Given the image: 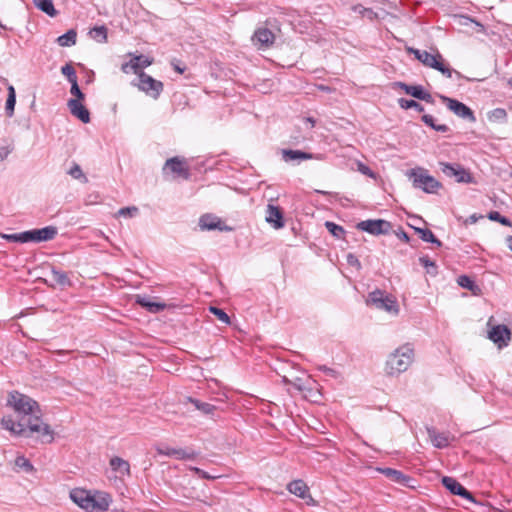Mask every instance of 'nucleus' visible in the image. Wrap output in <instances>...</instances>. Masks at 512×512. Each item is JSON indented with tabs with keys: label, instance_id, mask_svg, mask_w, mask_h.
<instances>
[{
	"label": "nucleus",
	"instance_id": "obj_40",
	"mask_svg": "<svg viewBox=\"0 0 512 512\" xmlns=\"http://www.w3.org/2000/svg\"><path fill=\"white\" fill-rule=\"evenodd\" d=\"M398 104L402 109L413 108V109L417 110L418 112L424 111V107L420 103H418L417 101L412 100V99L400 98V99H398Z\"/></svg>",
	"mask_w": 512,
	"mask_h": 512
},
{
	"label": "nucleus",
	"instance_id": "obj_23",
	"mask_svg": "<svg viewBox=\"0 0 512 512\" xmlns=\"http://www.w3.org/2000/svg\"><path fill=\"white\" fill-rule=\"evenodd\" d=\"M136 303L145 308L150 313H158L166 308V304L154 302L147 296H137Z\"/></svg>",
	"mask_w": 512,
	"mask_h": 512
},
{
	"label": "nucleus",
	"instance_id": "obj_18",
	"mask_svg": "<svg viewBox=\"0 0 512 512\" xmlns=\"http://www.w3.org/2000/svg\"><path fill=\"white\" fill-rule=\"evenodd\" d=\"M275 41V35L274 33L265 27L258 28L253 36H252V42L255 46H258V48H268L270 47Z\"/></svg>",
	"mask_w": 512,
	"mask_h": 512
},
{
	"label": "nucleus",
	"instance_id": "obj_61",
	"mask_svg": "<svg viewBox=\"0 0 512 512\" xmlns=\"http://www.w3.org/2000/svg\"><path fill=\"white\" fill-rule=\"evenodd\" d=\"M506 241L509 249L512 251V236H508Z\"/></svg>",
	"mask_w": 512,
	"mask_h": 512
},
{
	"label": "nucleus",
	"instance_id": "obj_21",
	"mask_svg": "<svg viewBox=\"0 0 512 512\" xmlns=\"http://www.w3.org/2000/svg\"><path fill=\"white\" fill-rule=\"evenodd\" d=\"M220 218L211 214H204L199 219L201 230H230L228 227H222Z\"/></svg>",
	"mask_w": 512,
	"mask_h": 512
},
{
	"label": "nucleus",
	"instance_id": "obj_5",
	"mask_svg": "<svg viewBox=\"0 0 512 512\" xmlns=\"http://www.w3.org/2000/svg\"><path fill=\"white\" fill-rule=\"evenodd\" d=\"M70 498L87 512H104L109 508V501L106 498L96 499L90 492L83 489L72 490Z\"/></svg>",
	"mask_w": 512,
	"mask_h": 512
},
{
	"label": "nucleus",
	"instance_id": "obj_6",
	"mask_svg": "<svg viewBox=\"0 0 512 512\" xmlns=\"http://www.w3.org/2000/svg\"><path fill=\"white\" fill-rule=\"evenodd\" d=\"M407 176L412 181V185L416 189H420L425 193L434 194L442 188V184L429 175L428 170L417 167L408 171Z\"/></svg>",
	"mask_w": 512,
	"mask_h": 512
},
{
	"label": "nucleus",
	"instance_id": "obj_58",
	"mask_svg": "<svg viewBox=\"0 0 512 512\" xmlns=\"http://www.w3.org/2000/svg\"><path fill=\"white\" fill-rule=\"evenodd\" d=\"M200 478H202V479H215V478H216V476H211V475H210V474H208L206 471L202 470V471H201Z\"/></svg>",
	"mask_w": 512,
	"mask_h": 512
},
{
	"label": "nucleus",
	"instance_id": "obj_39",
	"mask_svg": "<svg viewBox=\"0 0 512 512\" xmlns=\"http://www.w3.org/2000/svg\"><path fill=\"white\" fill-rule=\"evenodd\" d=\"M420 264L426 269L427 274L435 276L438 273V267L434 261L428 256H421L419 258Z\"/></svg>",
	"mask_w": 512,
	"mask_h": 512
},
{
	"label": "nucleus",
	"instance_id": "obj_26",
	"mask_svg": "<svg viewBox=\"0 0 512 512\" xmlns=\"http://www.w3.org/2000/svg\"><path fill=\"white\" fill-rule=\"evenodd\" d=\"M457 284L472 292L473 295H479L481 293V288L475 283V281L467 276V275H460L457 278Z\"/></svg>",
	"mask_w": 512,
	"mask_h": 512
},
{
	"label": "nucleus",
	"instance_id": "obj_41",
	"mask_svg": "<svg viewBox=\"0 0 512 512\" xmlns=\"http://www.w3.org/2000/svg\"><path fill=\"white\" fill-rule=\"evenodd\" d=\"M15 465L20 468V469H23L25 472L27 473H32L35 471V468L34 466L32 465V463L29 461V459H27L25 456L23 455H20V456H17L16 459H15Z\"/></svg>",
	"mask_w": 512,
	"mask_h": 512
},
{
	"label": "nucleus",
	"instance_id": "obj_52",
	"mask_svg": "<svg viewBox=\"0 0 512 512\" xmlns=\"http://www.w3.org/2000/svg\"><path fill=\"white\" fill-rule=\"evenodd\" d=\"M121 70L123 73H126L128 74L130 71L133 72V63H132V59L128 62H125L121 65Z\"/></svg>",
	"mask_w": 512,
	"mask_h": 512
},
{
	"label": "nucleus",
	"instance_id": "obj_24",
	"mask_svg": "<svg viewBox=\"0 0 512 512\" xmlns=\"http://www.w3.org/2000/svg\"><path fill=\"white\" fill-rule=\"evenodd\" d=\"M427 433L434 447L442 449L449 446V437L445 433H439L435 428H427Z\"/></svg>",
	"mask_w": 512,
	"mask_h": 512
},
{
	"label": "nucleus",
	"instance_id": "obj_54",
	"mask_svg": "<svg viewBox=\"0 0 512 512\" xmlns=\"http://www.w3.org/2000/svg\"><path fill=\"white\" fill-rule=\"evenodd\" d=\"M353 10L355 12L362 13V14H365V13H367L369 15L373 14V11L371 9L364 8L362 5L354 6Z\"/></svg>",
	"mask_w": 512,
	"mask_h": 512
},
{
	"label": "nucleus",
	"instance_id": "obj_31",
	"mask_svg": "<svg viewBox=\"0 0 512 512\" xmlns=\"http://www.w3.org/2000/svg\"><path fill=\"white\" fill-rule=\"evenodd\" d=\"M51 279L60 286H71V280L69 279L66 272L57 270L56 268L51 269Z\"/></svg>",
	"mask_w": 512,
	"mask_h": 512
},
{
	"label": "nucleus",
	"instance_id": "obj_62",
	"mask_svg": "<svg viewBox=\"0 0 512 512\" xmlns=\"http://www.w3.org/2000/svg\"><path fill=\"white\" fill-rule=\"evenodd\" d=\"M477 219H478L477 216L475 214H473L469 217V222L475 223L477 221Z\"/></svg>",
	"mask_w": 512,
	"mask_h": 512
},
{
	"label": "nucleus",
	"instance_id": "obj_1",
	"mask_svg": "<svg viewBox=\"0 0 512 512\" xmlns=\"http://www.w3.org/2000/svg\"><path fill=\"white\" fill-rule=\"evenodd\" d=\"M7 405L17 413L19 420L4 417L2 426L15 435L34 438L36 441L49 444L54 440V431L41 419L39 404L31 397L18 391L9 393Z\"/></svg>",
	"mask_w": 512,
	"mask_h": 512
},
{
	"label": "nucleus",
	"instance_id": "obj_38",
	"mask_svg": "<svg viewBox=\"0 0 512 512\" xmlns=\"http://www.w3.org/2000/svg\"><path fill=\"white\" fill-rule=\"evenodd\" d=\"M91 37L99 43L107 41V28L105 26H95L90 30Z\"/></svg>",
	"mask_w": 512,
	"mask_h": 512
},
{
	"label": "nucleus",
	"instance_id": "obj_42",
	"mask_svg": "<svg viewBox=\"0 0 512 512\" xmlns=\"http://www.w3.org/2000/svg\"><path fill=\"white\" fill-rule=\"evenodd\" d=\"M67 173L74 179L81 180L83 183H87L88 179L83 173L81 167L77 163H73L72 167L67 171Z\"/></svg>",
	"mask_w": 512,
	"mask_h": 512
},
{
	"label": "nucleus",
	"instance_id": "obj_10",
	"mask_svg": "<svg viewBox=\"0 0 512 512\" xmlns=\"http://www.w3.org/2000/svg\"><path fill=\"white\" fill-rule=\"evenodd\" d=\"M356 228L371 235L378 236L389 234L392 229V224L384 219H368L357 223Z\"/></svg>",
	"mask_w": 512,
	"mask_h": 512
},
{
	"label": "nucleus",
	"instance_id": "obj_64",
	"mask_svg": "<svg viewBox=\"0 0 512 512\" xmlns=\"http://www.w3.org/2000/svg\"><path fill=\"white\" fill-rule=\"evenodd\" d=\"M508 84L512 88V77L508 80Z\"/></svg>",
	"mask_w": 512,
	"mask_h": 512
},
{
	"label": "nucleus",
	"instance_id": "obj_7",
	"mask_svg": "<svg viewBox=\"0 0 512 512\" xmlns=\"http://www.w3.org/2000/svg\"><path fill=\"white\" fill-rule=\"evenodd\" d=\"M366 303L367 305L374 306L377 309L384 310L389 313L397 314L399 311L398 303L395 297L386 294L380 289H376L370 292Z\"/></svg>",
	"mask_w": 512,
	"mask_h": 512
},
{
	"label": "nucleus",
	"instance_id": "obj_3",
	"mask_svg": "<svg viewBox=\"0 0 512 512\" xmlns=\"http://www.w3.org/2000/svg\"><path fill=\"white\" fill-rule=\"evenodd\" d=\"M58 231L55 226H46L41 229H32L15 234L0 233V237L9 242L28 243L34 242L39 243L43 241H50L55 238Z\"/></svg>",
	"mask_w": 512,
	"mask_h": 512
},
{
	"label": "nucleus",
	"instance_id": "obj_51",
	"mask_svg": "<svg viewBox=\"0 0 512 512\" xmlns=\"http://www.w3.org/2000/svg\"><path fill=\"white\" fill-rule=\"evenodd\" d=\"M319 370L323 371L326 375H329L331 377H336L337 376V372L332 369V368H329L325 365L323 366H319Z\"/></svg>",
	"mask_w": 512,
	"mask_h": 512
},
{
	"label": "nucleus",
	"instance_id": "obj_33",
	"mask_svg": "<svg viewBox=\"0 0 512 512\" xmlns=\"http://www.w3.org/2000/svg\"><path fill=\"white\" fill-rule=\"evenodd\" d=\"M188 401L190 403H192L196 409H198L199 411H201L203 414H206V415L213 414V412L216 409V407L213 404H210L207 402H202V401L192 398V397H188Z\"/></svg>",
	"mask_w": 512,
	"mask_h": 512
},
{
	"label": "nucleus",
	"instance_id": "obj_49",
	"mask_svg": "<svg viewBox=\"0 0 512 512\" xmlns=\"http://www.w3.org/2000/svg\"><path fill=\"white\" fill-rule=\"evenodd\" d=\"M358 169L364 175H367V176H369L371 178H375L376 177L375 173L368 166H366L363 163H359Z\"/></svg>",
	"mask_w": 512,
	"mask_h": 512
},
{
	"label": "nucleus",
	"instance_id": "obj_12",
	"mask_svg": "<svg viewBox=\"0 0 512 512\" xmlns=\"http://www.w3.org/2000/svg\"><path fill=\"white\" fill-rule=\"evenodd\" d=\"M158 455L172 457L177 460H194L198 456V452L190 448H172L164 444L155 445Z\"/></svg>",
	"mask_w": 512,
	"mask_h": 512
},
{
	"label": "nucleus",
	"instance_id": "obj_29",
	"mask_svg": "<svg viewBox=\"0 0 512 512\" xmlns=\"http://www.w3.org/2000/svg\"><path fill=\"white\" fill-rule=\"evenodd\" d=\"M77 40V32L74 29L68 30L63 35L59 36L56 39V42L61 47H69L76 44Z\"/></svg>",
	"mask_w": 512,
	"mask_h": 512
},
{
	"label": "nucleus",
	"instance_id": "obj_36",
	"mask_svg": "<svg viewBox=\"0 0 512 512\" xmlns=\"http://www.w3.org/2000/svg\"><path fill=\"white\" fill-rule=\"evenodd\" d=\"M324 225L333 237L336 239H345L346 231L342 226L331 221H326Z\"/></svg>",
	"mask_w": 512,
	"mask_h": 512
},
{
	"label": "nucleus",
	"instance_id": "obj_47",
	"mask_svg": "<svg viewBox=\"0 0 512 512\" xmlns=\"http://www.w3.org/2000/svg\"><path fill=\"white\" fill-rule=\"evenodd\" d=\"M346 261L348 265L355 267L357 270H360L362 268L359 259L352 253L347 254Z\"/></svg>",
	"mask_w": 512,
	"mask_h": 512
},
{
	"label": "nucleus",
	"instance_id": "obj_16",
	"mask_svg": "<svg viewBox=\"0 0 512 512\" xmlns=\"http://www.w3.org/2000/svg\"><path fill=\"white\" fill-rule=\"evenodd\" d=\"M396 85L403 89L406 94L411 95L412 97L418 100L425 101L431 104L434 103L432 95L429 92H427L421 85H408L403 82H397Z\"/></svg>",
	"mask_w": 512,
	"mask_h": 512
},
{
	"label": "nucleus",
	"instance_id": "obj_19",
	"mask_svg": "<svg viewBox=\"0 0 512 512\" xmlns=\"http://www.w3.org/2000/svg\"><path fill=\"white\" fill-rule=\"evenodd\" d=\"M67 106L71 114L83 123L90 122V112L78 99H69Z\"/></svg>",
	"mask_w": 512,
	"mask_h": 512
},
{
	"label": "nucleus",
	"instance_id": "obj_13",
	"mask_svg": "<svg viewBox=\"0 0 512 512\" xmlns=\"http://www.w3.org/2000/svg\"><path fill=\"white\" fill-rule=\"evenodd\" d=\"M162 170L164 174L170 171L175 177H181L185 180H188L191 176L186 160L179 156L167 159Z\"/></svg>",
	"mask_w": 512,
	"mask_h": 512
},
{
	"label": "nucleus",
	"instance_id": "obj_56",
	"mask_svg": "<svg viewBox=\"0 0 512 512\" xmlns=\"http://www.w3.org/2000/svg\"><path fill=\"white\" fill-rule=\"evenodd\" d=\"M171 65H172V67L174 68V70H175L176 72H178L179 74L184 73V71H185V69H186V67H184V66H183V67H182V66H180L179 62H178V61H176V60L172 61V62H171Z\"/></svg>",
	"mask_w": 512,
	"mask_h": 512
},
{
	"label": "nucleus",
	"instance_id": "obj_8",
	"mask_svg": "<svg viewBox=\"0 0 512 512\" xmlns=\"http://www.w3.org/2000/svg\"><path fill=\"white\" fill-rule=\"evenodd\" d=\"M138 89L153 99H158L163 92L164 85L145 72L139 73L138 83H133Z\"/></svg>",
	"mask_w": 512,
	"mask_h": 512
},
{
	"label": "nucleus",
	"instance_id": "obj_20",
	"mask_svg": "<svg viewBox=\"0 0 512 512\" xmlns=\"http://www.w3.org/2000/svg\"><path fill=\"white\" fill-rule=\"evenodd\" d=\"M287 489L290 493L298 496L299 498H302L304 500L309 499L310 501H313L312 497L309 494V487L301 479L291 481L287 485Z\"/></svg>",
	"mask_w": 512,
	"mask_h": 512
},
{
	"label": "nucleus",
	"instance_id": "obj_50",
	"mask_svg": "<svg viewBox=\"0 0 512 512\" xmlns=\"http://www.w3.org/2000/svg\"><path fill=\"white\" fill-rule=\"evenodd\" d=\"M462 21L460 22L462 25H468L470 23H474L475 25H477L478 27H480L481 29H483V25L481 23H479L478 21H476L475 19L469 17V16H462L461 17Z\"/></svg>",
	"mask_w": 512,
	"mask_h": 512
},
{
	"label": "nucleus",
	"instance_id": "obj_45",
	"mask_svg": "<svg viewBox=\"0 0 512 512\" xmlns=\"http://www.w3.org/2000/svg\"><path fill=\"white\" fill-rule=\"evenodd\" d=\"M61 72L65 75L68 81L71 83L72 81H77L76 71L71 64H66L61 68Z\"/></svg>",
	"mask_w": 512,
	"mask_h": 512
},
{
	"label": "nucleus",
	"instance_id": "obj_46",
	"mask_svg": "<svg viewBox=\"0 0 512 512\" xmlns=\"http://www.w3.org/2000/svg\"><path fill=\"white\" fill-rule=\"evenodd\" d=\"M70 93L75 96L76 98L75 99H78L79 101H82L84 100V97L85 95L83 94V92L80 90L79 88V85H78V82L77 81H72L71 82V89H70Z\"/></svg>",
	"mask_w": 512,
	"mask_h": 512
},
{
	"label": "nucleus",
	"instance_id": "obj_15",
	"mask_svg": "<svg viewBox=\"0 0 512 512\" xmlns=\"http://www.w3.org/2000/svg\"><path fill=\"white\" fill-rule=\"evenodd\" d=\"M510 336L511 332L509 328L503 324L496 325L489 331V339L492 340L498 348L506 347Z\"/></svg>",
	"mask_w": 512,
	"mask_h": 512
},
{
	"label": "nucleus",
	"instance_id": "obj_59",
	"mask_svg": "<svg viewBox=\"0 0 512 512\" xmlns=\"http://www.w3.org/2000/svg\"><path fill=\"white\" fill-rule=\"evenodd\" d=\"M319 90L321 91H324V92H330L331 91V88L329 86H325V85H318L317 86Z\"/></svg>",
	"mask_w": 512,
	"mask_h": 512
},
{
	"label": "nucleus",
	"instance_id": "obj_28",
	"mask_svg": "<svg viewBox=\"0 0 512 512\" xmlns=\"http://www.w3.org/2000/svg\"><path fill=\"white\" fill-rule=\"evenodd\" d=\"M133 73L139 76V73L144 72L142 69L150 66L153 63V59L144 55L135 56L132 58Z\"/></svg>",
	"mask_w": 512,
	"mask_h": 512
},
{
	"label": "nucleus",
	"instance_id": "obj_4",
	"mask_svg": "<svg viewBox=\"0 0 512 512\" xmlns=\"http://www.w3.org/2000/svg\"><path fill=\"white\" fill-rule=\"evenodd\" d=\"M407 52L414 55L415 58L424 66L439 71L447 78L452 77L453 69L444 63V59L439 52L431 54L426 50H420L413 47H407Z\"/></svg>",
	"mask_w": 512,
	"mask_h": 512
},
{
	"label": "nucleus",
	"instance_id": "obj_9",
	"mask_svg": "<svg viewBox=\"0 0 512 512\" xmlns=\"http://www.w3.org/2000/svg\"><path fill=\"white\" fill-rule=\"evenodd\" d=\"M440 169L442 173L449 177L455 178L458 183H473L474 178L471 173L466 170L462 165L458 163H448V162H440Z\"/></svg>",
	"mask_w": 512,
	"mask_h": 512
},
{
	"label": "nucleus",
	"instance_id": "obj_30",
	"mask_svg": "<svg viewBox=\"0 0 512 512\" xmlns=\"http://www.w3.org/2000/svg\"><path fill=\"white\" fill-rule=\"evenodd\" d=\"M33 4L42 12L46 13L50 17H55L58 12L54 7L52 0H33Z\"/></svg>",
	"mask_w": 512,
	"mask_h": 512
},
{
	"label": "nucleus",
	"instance_id": "obj_22",
	"mask_svg": "<svg viewBox=\"0 0 512 512\" xmlns=\"http://www.w3.org/2000/svg\"><path fill=\"white\" fill-rule=\"evenodd\" d=\"M283 160L286 162L294 161V160H311L318 159L319 157L308 152H304L301 150H292V149H284L282 150Z\"/></svg>",
	"mask_w": 512,
	"mask_h": 512
},
{
	"label": "nucleus",
	"instance_id": "obj_35",
	"mask_svg": "<svg viewBox=\"0 0 512 512\" xmlns=\"http://www.w3.org/2000/svg\"><path fill=\"white\" fill-rule=\"evenodd\" d=\"M422 121L433 130L441 133H446L449 131V127L445 124H436L435 119L432 115L424 114L422 116Z\"/></svg>",
	"mask_w": 512,
	"mask_h": 512
},
{
	"label": "nucleus",
	"instance_id": "obj_32",
	"mask_svg": "<svg viewBox=\"0 0 512 512\" xmlns=\"http://www.w3.org/2000/svg\"><path fill=\"white\" fill-rule=\"evenodd\" d=\"M415 231L422 241L435 244L438 247L442 246V242L435 237L434 233L430 229L415 228Z\"/></svg>",
	"mask_w": 512,
	"mask_h": 512
},
{
	"label": "nucleus",
	"instance_id": "obj_25",
	"mask_svg": "<svg viewBox=\"0 0 512 512\" xmlns=\"http://www.w3.org/2000/svg\"><path fill=\"white\" fill-rule=\"evenodd\" d=\"M382 472L390 478L392 481L402 484L404 486H408L409 482L411 481V477L403 474L401 471L392 469V468H385L382 470Z\"/></svg>",
	"mask_w": 512,
	"mask_h": 512
},
{
	"label": "nucleus",
	"instance_id": "obj_34",
	"mask_svg": "<svg viewBox=\"0 0 512 512\" xmlns=\"http://www.w3.org/2000/svg\"><path fill=\"white\" fill-rule=\"evenodd\" d=\"M7 90H8V97L6 100L5 110H6L7 116L12 117L14 114V109H15V104H16V93H15V89L12 85H9Z\"/></svg>",
	"mask_w": 512,
	"mask_h": 512
},
{
	"label": "nucleus",
	"instance_id": "obj_60",
	"mask_svg": "<svg viewBox=\"0 0 512 512\" xmlns=\"http://www.w3.org/2000/svg\"><path fill=\"white\" fill-rule=\"evenodd\" d=\"M190 470L193 471L195 474H197L200 477L202 469H200L198 467H191Z\"/></svg>",
	"mask_w": 512,
	"mask_h": 512
},
{
	"label": "nucleus",
	"instance_id": "obj_44",
	"mask_svg": "<svg viewBox=\"0 0 512 512\" xmlns=\"http://www.w3.org/2000/svg\"><path fill=\"white\" fill-rule=\"evenodd\" d=\"M488 218L490 220H492V221H497V222L501 223L504 226H507V227H511L512 226L511 220L508 219L505 216H502L498 211H491V212H489Z\"/></svg>",
	"mask_w": 512,
	"mask_h": 512
},
{
	"label": "nucleus",
	"instance_id": "obj_55",
	"mask_svg": "<svg viewBox=\"0 0 512 512\" xmlns=\"http://www.w3.org/2000/svg\"><path fill=\"white\" fill-rule=\"evenodd\" d=\"M395 234H396V236H397L400 240H402V241H404V242H409V240H410L409 235H408L405 231H403V230H399V231H398V232H396Z\"/></svg>",
	"mask_w": 512,
	"mask_h": 512
},
{
	"label": "nucleus",
	"instance_id": "obj_57",
	"mask_svg": "<svg viewBox=\"0 0 512 512\" xmlns=\"http://www.w3.org/2000/svg\"><path fill=\"white\" fill-rule=\"evenodd\" d=\"M9 150L5 147L0 148V162L7 158Z\"/></svg>",
	"mask_w": 512,
	"mask_h": 512
},
{
	"label": "nucleus",
	"instance_id": "obj_14",
	"mask_svg": "<svg viewBox=\"0 0 512 512\" xmlns=\"http://www.w3.org/2000/svg\"><path fill=\"white\" fill-rule=\"evenodd\" d=\"M443 486L449 490L452 494L458 495L471 502H475L473 495L455 478L444 476L441 480Z\"/></svg>",
	"mask_w": 512,
	"mask_h": 512
},
{
	"label": "nucleus",
	"instance_id": "obj_43",
	"mask_svg": "<svg viewBox=\"0 0 512 512\" xmlns=\"http://www.w3.org/2000/svg\"><path fill=\"white\" fill-rule=\"evenodd\" d=\"M209 311L213 315H215L218 318V320H220L222 323H224L226 325L230 324V317L224 310H222L218 307H215V306H210Z\"/></svg>",
	"mask_w": 512,
	"mask_h": 512
},
{
	"label": "nucleus",
	"instance_id": "obj_11",
	"mask_svg": "<svg viewBox=\"0 0 512 512\" xmlns=\"http://www.w3.org/2000/svg\"><path fill=\"white\" fill-rule=\"evenodd\" d=\"M439 97L441 101L447 106V108L458 117L468 120L469 122L472 123L476 121L474 112L470 107H468L464 103L445 95H440Z\"/></svg>",
	"mask_w": 512,
	"mask_h": 512
},
{
	"label": "nucleus",
	"instance_id": "obj_37",
	"mask_svg": "<svg viewBox=\"0 0 512 512\" xmlns=\"http://www.w3.org/2000/svg\"><path fill=\"white\" fill-rule=\"evenodd\" d=\"M488 120L491 122L505 123L507 121V112L503 108H495L488 113Z\"/></svg>",
	"mask_w": 512,
	"mask_h": 512
},
{
	"label": "nucleus",
	"instance_id": "obj_48",
	"mask_svg": "<svg viewBox=\"0 0 512 512\" xmlns=\"http://www.w3.org/2000/svg\"><path fill=\"white\" fill-rule=\"evenodd\" d=\"M138 213V208L135 207V206H132V207H124V208H121L119 211H118V215L119 216H134Z\"/></svg>",
	"mask_w": 512,
	"mask_h": 512
},
{
	"label": "nucleus",
	"instance_id": "obj_53",
	"mask_svg": "<svg viewBox=\"0 0 512 512\" xmlns=\"http://www.w3.org/2000/svg\"><path fill=\"white\" fill-rule=\"evenodd\" d=\"M291 385H293L296 389H298L299 391H302L305 389L304 387V384H303V381L301 378H295L292 382H291Z\"/></svg>",
	"mask_w": 512,
	"mask_h": 512
},
{
	"label": "nucleus",
	"instance_id": "obj_27",
	"mask_svg": "<svg viewBox=\"0 0 512 512\" xmlns=\"http://www.w3.org/2000/svg\"><path fill=\"white\" fill-rule=\"evenodd\" d=\"M110 466L114 471L119 472L121 475H130L129 462L118 456L110 459Z\"/></svg>",
	"mask_w": 512,
	"mask_h": 512
},
{
	"label": "nucleus",
	"instance_id": "obj_17",
	"mask_svg": "<svg viewBox=\"0 0 512 512\" xmlns=\"http://www.w3.org/2000/svg\"><path fill=\"white\" fill-rule=\"evenodd\" d=\"M265 220L275 229H281L285 225L282 209L271 203L267 205Z\"/></svg>",
	"mask_w": 512,
	"mask_h": 512
},
{
	"label": "nucleus",
	"instance_id": "obj_2",
	"mask_svg": "<svg viewBox=\"0 0 512 512\" xmlns=\"http://www.w3.org/2000/svg\"><path fill=\"white\" fill-rule=\"evenodd\" d=\"M414 360V349L406 343L392 352L386 361L385 371L389 376L399 375L405 372Z\"/></svg>",
	"mask_w": 512,
	"mask_h": 512
},
{
	"label": "nucleus",
	"instance_id": "obj_63",
	"mask_svg": "<svg viewBox=\"0 0 512 512\" xmlns=\"http://www.w3.org/2000/svg\"><path fill=\"white\" fill-rule=\"evenodd\" d=\"M283 382L286 383V384H291L292 381H290L286 377H283Z\"/></svg>",
	"mask_w": 512,
	"mask_h": 512
}]
</instances>
